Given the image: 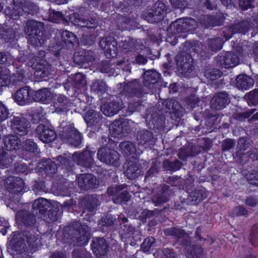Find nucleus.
Segmentation results:
<instances>
[{"label": "nucleus", "instance_id": "32", "mask_svg": "<svg viewBox=\"0 0 258 258\" xmlns=\"http://www.w3.org/2000/svg\"><path fill=\"white\" fill-rule=\"evenodd\" d=\"M45 55V53L44 51H40V56H36L35 58L32 59L33 60V64L29 63L28 65L30 66H31L33 67L34 68L38 69V68L37 67L38 63H40L39 62L41 58L43 57Z\"/></svg>", "mask_w": 258, "mask_h": 258}, {"label": "nucleus", "instance_id": "21", "mask_svg": "<svg viewBox=\"0 0 258 258\" xmlns=\"http://www.w3.org/2000/svg\"><path fill=\"white\" fill-rule=\"evenodd\" d=\"M121 150L126 154L134 153L136 151L135 146L130 142H123L120 144Z\"/></svg>", "mask_w": 258, "mask_h": 258}, {"label": "nucleus", "instance_id": "18", "mask_svg": "<svg viewBox=\"0 0 258 258\" xmlns=\"http://www.w3.org/2000/svg\"><path fill=\"white\" fill-rule=\"evenodd\" d=\"M10 82L9 70L6 68H0V86H6Z\"/></svg>", "mask_w": 258, "mask_h": 258}, {"label": "nucleus", "instance_id": "42", "mask_svg": "<svg viewBox=\"0 0 258 258\" xmlns=\"http://www.w3.org/2000/svg\"><path fill=\"white\" fill-rule=\"evenodd\" d=\"M136 61L139 63L145 64L147 62V59L143 56L139 55L136 58Z\"/></svg>", "mask_w": 258, "mask_h": 258}, {"label": "nucleus", "instance_id": "35", "mask_svg": "<svg viewBox=\"0 0 258 258\" xmlns=\"http://www.w3.org/2000/svg\"><path fill=\"white\" fill-rule=\"evenodd\" d=\"M74 80L77 84L82 86L86 84L85 76L81 73L77 74L75 76Z\"/></svg>", "mask_w": 258, "mask_h": 258}, {"label": "nucleus", "instance_id": "14", "mask_svg": "<svg viewBox=\"0 0 258 258\" xmlns=\"http://www.w3.org/2000/svg\"><path fill=\"white\" fill-rule=\"evenodd\" d=\"M55 101L53 102V106L55 108L56 112L63 111L66 107L68 103L67 98L62 95H56L54 97Z\"/></svg>", "mask_w": 258, "mask_h": 258}, {"label": "nucleus", "instance_id": "47", "mask_svg": "<svg viewBox=\"0 0 258 258\" xmlns=\"http://www.w3.org/2000/svg\"><path fill=\"white\" fill-rule=\"evenodd\" d=\"M84 239V242L82 243V244H87L88 241V239H89V238H88V235L85 236V237L83 238Z\"/></svg>", "mask_w": 258, "mask_h": 258}, {"label": "nucleus", "instance_id": "11", "mask_svg": "<svg viewBox=\"0 0 258 258\" xmlns=\"http://www.w3.org/2000/svg\"><path fill=\"white\" fill-rule=\"evenodd\" d=\"M237 56L231 52L227 53L224 57L220 58V64L226 68L234 67L238 64Z\"/></svg>", "mask_w": 258, "mask_h": 258}, {"label": "nucleus", "instance_id": "39", "mask_svg": "<svg viewBox=\"0 0 258 258\" xmlns=\"http://www.w3.org/2000/svg\"><path fill=\"white\" fill-rule=\"evenodd\" d=\"M11 58V57H8L7 56H6V54L4 52H0V63L6 62L10 63L9 59Z\"/></svg>", "mask_w": 258, "mask_h": 258}, {"label": "nucleus", "instance_id": "59", "mask_svg": "<svg viewBox=\"0 0 258 258\" xmlns=\"http://www.w3.org/2000/svg\"><path fill=\"white\" fill-rule=\"evenodd\" d=\"M77 137H78L79 138H80V134L77 135Z\"/></svg>", "mask_w": 258, "mask_h": 258}, {"label": "nucleus", "instance_id": "51", "mask_svg": "<svg viewBox=\"0 0 258 258\" xmlns=\"http://www.w3.org/2000/svg\"><path fill=\"white\" fill-rule=\"evenodd\" d=\"M190 65L188 64L184 63L183 65V70L185 69L186 67L188 68Z\"/></svg>", "mask_w": 258, "mask_h": 258}, {"label": "nucleus", "instance_id": "58", "mask_svg": "<svg viewBox=\"0 0 258 258\" xmlns=\"http://www.w3.org/2000/svg\"><path fill=\"white\" fill-rule=\"evenodd\" d=\"M6 231H5L4 232H3V235H5L6 234Z\"/></svg>", "mask_w": 258, "mask_h": 258}, {"label": "nucleus", "instance_id": "13", "mask_svg": "<svg viewBox=\"0 0 258 258\" xmlns=\"http://www.w3.org/2000/svg\"><path fill=\"white\" fill-rule=\"evenodd\" d=\"M124 167L127 168L125 174L128 178L132 179L138 177L140 172L139 166L136 163L132 164L128 163L125 164Z\"/></svg>", "mask_w": 258, "mask_h": 258}, {"label": "nucleus", "instance_id": "1", "mask_svg": "<svg viewBox=\"0 0 258 258\" xmlns=\"http://www.w3.org/2000/svg\"><path fill=\"white\" fill-rule=\"evenodd\" d=\"M43 26L41 23L29 20L26 24V33L29 35L30 43L36 46L42 45L44 40L41 38L43 32L41 31Z\"/></svg>", "mask_w": 258, "mask_h": 258}, {"label": "nucleus", "instance_id": "55", "mask_svg": "<svg viewBox=\"0 0 258 258\" xmlns=\"http://www.w3.org/2000/svg\"><path fill=\"white\" fill-rule=\"evenodd\" d=\"M190 70H192V67L190 66V69L188 70L187 72H189ZM185 73H187V71L184 72Z\"/></svg>", "mask_w": 258, "mask_h": 258}, {"label": "nucleus", "instance_id": "38", "mask_svg": "<svg viewBox=\"0 0 258 258\" xmlns=\"http://www.w3.org/2000/svg\"><path fill=\"white\" fill-rule=\"evenodd\" d=\"M234 145V143L232 140H226L222 144V149L224 151L228 150L230 149Z\"/></svg>", "mask_w": 258, "mask_h": 258}, {"label": "nucleus", "instance_id": "24", "mask_svg": "<svg viewBox=\"0 0 258 258\" xmlns=\"http://www.w3.org/2000/svg\"><path fill=\"white\" fill-rule=\"evenodd\" d=\"M246 97L251 104L256 105L258 103V90H254L248 93Z\"/></svg>", "mask_w": 258, "mask_h": 258}, {"label": "nucleus", "instance_id": "2", "mask_svg": "<svg viewBox=\"0 0 258 258\" xmlns=\"http://www.w3.org/2000/svg\"><path fill=\"white\" fill-rule=\"evenodd\" d=\"M98 159L102 162L107 164L117 166L119 159L118 154L114 150L108 148H102L99 149L97 154Z\"/></svg>", "mask_w": 258, "mask_h": 258}, {"label": "nucleus", "instance_id": "27", "mask_svg": "<svg viewBox=\"0 0 258 258\" xmlns=\"http://www.w3.org/2000/svg\"><path fill=\"white\" fill-rule=\"evenodd\" d=\"M22 147L25 150L33 152L36 149V145L33 141L29 140L26 141V143L22 145Z\"/></svg>", "mask_w": 258, "mask_h": 258}, {"label": "nucleus", "instance_id": "43", "mask_svg": "<svg viewBox=\"0 0 258 258\" xmlns=\"http://www.w3.org/2000/svg\"><path fill=\"white\" fill-rule=\"evenodd\" d=\"M245 140L243 138L240 139L238 141V146H239V148L240 149V152H241V150H245L244 147H242V145L244 143H245Z\"/></svg>", "mask_w": 258, "mask_h": 258}, {"label": "nucleus", "instance_id": "45", "mask_svg": "<svg viewBox=\"0 0 258 258\" xmlns=\"http://www.w3.org/2000/svg\"><path fill=\"white\" fill-rule=\"evenodd\" d=\"M57 5H61L67 3V0H53Z\"/></svg>", "mask_w": 258, "mask_h": 258}, {"label": "nucleus", "instance_id": "12", "mask_svg": "<svg viewBox=\"0 0 258 258\" xmlns=\"http://www.w3.org/2000/svg\"><path fill=\"white\" fill-rule=\"evenodd\" d=\"M4 144L7 150H13L19 148L18 137L14 135L6 136L4 139Z\"/></svg>", "mask_w": 258, "mask_h": 258}, {"label": "nucleus", "instance_id": "20", "mask_svg": "<svg viewBox=\"0 0 258 258\" xmlns=\"http://www.w3.org/2000/svg\"><path fill=\"white\" fill-rule=\"evenodd\" d=\"M48 205V202L46 200L43 198H40L34 201L33 204V208L34 209H39L40 211H43L47 209Z\"/></svg>", "mask_w": 258, "mask_h": 258}, {"label": "nucleus", "instance_id": "26", "mask_svg": "<svg viewBox=\"0 0 258 258\" xmlns=\"http://www.w3.org/2000/svg\"><path fill=\"white\" fill-rule=\"evenodd\" d=\"M93 22H91L88 21L79 19L78 21H75V24L82 27H87L88 28H92L95 27L96 25V23L95 22L96 21L93 20Z\"/></svg>", "mask_w": 258, "mask_h": 258}, {"label": "nucleus", "instance_id": "60", "mask_svg": "<svg viewBox=\"0 0 258 258\" xmlns=\"http://www.w3.org/2000/svg\"><path fill=\"white\" fill-rule=\"evenodd\" d=\"M254 159H256V160H257L258 159V156L255 157V158H254Z\"/></svg>", "mask_w": 258, "mask_h": 258}, {"label": "nucleus", "instance_id": "37", "mask_svg": "<svg viewBox=\"0 0 258 258\" xmlns=\"http://www.w3.org/2000/svg\"><path fill=\"white\" fill-rule=\"evenodd\" d=\"M148 76H151V79H148L149 81H154L159 78V74L155 71L148 72L145 74L146 77Z\"/></svg>", "mask_w": 258, "mask_h": 258}, {"label": "nucleus", "instance_id": "8", "mask_svg": "<svg viewBox=\"0 0 258 258\" xmlns=\"http://www.w3.org/2000/svg\"><path fill=\"white\" fill-rule=\"evenodd\" d=\"M79 186L83 188H94L98 184L96 178L91 174H84L77 177Z\"/></svg>", "mask_w": 258, "mask_h": 258}, {"label": "nucleus", "instance_id": "19", "mask_svg": "<svg viewBox=\"0 0 258 258\" xmlns=\"http://www.w3.org/2000/svg\"><path fill=\"white\" fill-rule=\"evenodd\" d=\"M188 24L191 25L192 26V27H190V26L188 27V29H191L194 28L197 26V22L196 21L193 19H187L186 21H184L183 20H178L174 22L171 25V27H175L176 26H180L182 25V27H185Z\"/></svg>", "mask_w": 258, "mask_h": 258}, {"label": "nucleus", "instance_id": "40", "mask_svg": "<svg viewBox=\"0 0 258 258\" xmlns=\"http://www.w3.org/2000/svg\"><path fill=\"white\" fill-rule=\"evenodd\" d=\"M239 5L243 10H245L249 6V0H239Z\"/></svg>", "mask_w": 258, "mask_h": 258}, {"label": "nucleus", "instance_id": "22", "mask_svg": "<svg viewBox=\"0 0 258 258\" xmlns=\"http://www.w3.org/2000/svg\"><path fill=\"white\" fill-rule=\"evenodd\" d=\"M4 150H0V167L7 168L11 162V159L7 157Z\"/></svg>", "mask_w": 258, "mask_h": 258}, {"label": "nucleus", "instance_id": "10", "mask_svg": "<svg viewBox=\"0 0 258 258\" xmlns=\"http://www.w3.org/2000/svg\"><path fill=\"white\" fill-rule=\"evenodd\" d=\"M253 83V80L245 75H239L236 78V86L240 89H248Z\"/></svg>", "mask_w": 258, "mask_h": 258}, {"label": "nucleus", "instance_id": "48", "mask_svg": "<svg viewBox=\"0 0 258 258\" xmlns=\"http://www.w3.org/2000/svg\"><path fill=\"white\" fill-rule=\"evenodd\" d=\"M184 235H186L185 232L182 230H180V235L179 236V238L183 237Z\"/></svg>", "mask_w": 258, "mask_h": 258}, {"label": "nucleus", "instance_id": "54", "mask_svg": "<svg viewBox=\"0 0 258 258\" xmlns=\"http://www.w3.org/2000/svg\"><path fill=\"white\" fill-rule=\"evenodd\" d=\"M254 117L258 120V113L254 115Z\"/></svg>", "mask_w": 258, "mask_h": 258}, {"label": "nucleus", "instance_id": "31", "mask_svg": "<svg viewBox=\"0 0 258 258\" xmlns=\"http://www.w3.org/2000/svg\"><path fill=\"white\" fill-rule=\"evenodd\" d=\"M203 250L201 247H196L190 254H187L188 257L200 258L202 256Z\"/></svg>", "mask_w": 258, "mask_h": 258}, {"label": "nucleus", "instance_id": "34", "mask_svg": "<svg viewBox=\"0 0 258 258\" xmlns=\"http://www.w3.org/2000/svg\"><path fill=\"white\" fill-rule=\"evenodd\" d=\"M219 74L220 72L218 71L209 70L205 72V76L207 79L213 80L216 79V75Z\"/></svg>", "mask_w": 258, "mask_h": 258}, {"label": "nucleus", "instance_id": "7", "mask_svg": "<svg viewBox=\"0 0 258 258\" xmlns=\"http://www.w3.org/2000/svg\"><path fill=\"white\" fill-rule=\"evenodd\" d=\"M33 101L43 104H49L54 97L53 94L46 88H43L36 92L33 90Z\"/></svg>", "mask_w": 258, "mask_h": 258}, {"label": "nucleus", "instance_id": "53", "mask_svg": "<svg viewBox=\"0 0 258 258\" xmlns=\"http://www.w3.org/2000/svg\"><path fill=\"white\" fill-rule=\"evenodd\" d=\"M122 221L124 223L126 222L127 221V219L126 218H123L122 219Z\"/></svg>", "mask_w": 258, "mask_h": 258}, {"label": "nucleus", "instance_id": "52", "mask_svg": "<svg viewBox=\"0 0 258 258\" xmlns=\"http://www.w3.org/2000/svg\"><path fill=\"white\" fill-rule=\"evenodd\" d=\"M40 72H40V71H36V72L35 73V75H36V76H38V75H39V74H40Z\"/></svg>", "mask_w": 258, "mask_h": 258}, {"label": "nucleus", "instance_id": "23", "mask_svg": "<svg viewBox=\"0 0 258 258\" xmlns=\"http://www.w3.org/2000/svg\"><path fill=\"white\" fill-rule=\"evenodd\" d=\"M155 242V239L153 237H148L145 239L142 244V248L144 251H149L150 247Z\"/></svg>", "mask_w": 258, "mask_h": 258}, {"label": "nucleus", "instance_id": "62", "mask_svg": "<svg viewBox=\"0 0 258 258\" xmlns=\"http://www.w3.org/2000/svg\"><path fill=\"white\" fill-rule=\"evenodd\" d=\"M102 72L103 73H105V72H106L105 71H102Z\"/></svg>", "mask_w": 258, "mask_h": 258}, {"label": "nucleus", "instance_id": "30", "mask_svg": "<svg viewBox=\"0 0 258 258\" xmlns=\"http://www.w3.org/2000/svg\"><path fill=\"white\" fill-rule=\"evenodd\" d=\"M247 179L250 184L258 186V173L253 172L247 175Z\"/></svg>", "mask_w": 258, "mask_h": 258}, {"label": "nucleus", "instance_id": "28", "mask_svg": "<svg viewBox=\"0 0 258 258\" xmlns=\"http://www.w3.org/2000/svg\"><path fill=\"white\" fill-rule=\"evenodd\" d=\"M14 184V192H20L22 191L24 186V183L23 180L19 178H16L15 179Z\"/></svg>", "mask_w": 258, "mask_h": 258}, {"label": "nucleus", "instance_id": "41", "mask_svg": "<svg viewBox=\"0 0 258 258\" xmlns=\"http://www.w3.org/2000/svg\"><path fill=\"white\" fill-rule=\"evenodd\" d=\"M100 45L103 49H107L108 48V44L107 42V40L106 39H102L100 42Z\"/></svg>", "mask_w": 258, "mask_h": 258}, {"label": "nucleus", "instance_id": "3", "mask_svg": "<svg viewBox=\"0 0 258 258\" xmlns=\"http://www.w3.org/2000/svg\"><path fill=\"white\" fill-rule=\"evenodd\" d=\"M12 129L20 136L26 135L29 131V123L23 116H15L12 121Z\"/></svg>", "mask_w": 258, "mask_h": 258}, {"label": "nucleus", "instance_id": "4", "mask_svg": "<svg viewBox=\"0 0 258 258\" xmlns=\"http://www.w3.org/2000/svg\"><path fill=\"white\" fill-rule=\"evenodd\" d=\"M32 97L33 90L28 87L21 88L14 95L15 101L20 105H24L32 102Z\"/></svg>", "mask_w": 258, "mask_h": 258}, {"label": "nucleus", "instance_id": "49", "mask_svg": "<svg viewBox=\"0 0 258 258\" xmlns=\"http://www.w3.org/2000/svg\"><path fill=\"white\" fill-rule=\"evenodd\" d=\"M84 119H85L86 120V122H87L88 123L89 122H91V119H90L89 117H87V116H85Z\"/></svg>", "mask_w": 258, "mask_h": 258}, {"label": "nucleus", "instance_id": "56", "mask_svg": "<svg viewBox=\"0 0 258 258\" xmlns=\"http://www.w3.org/2000/svg\"><path fill=\"white\" fill-rule=\"evenodd\" d=\"M241 154H242V153H240V152H239V151H238V152H237V156L240 155H241Z\"/></svg>", "mask_w": 258, "mask_h": 258}, {"label": "nucleus", "instance_id": "46", "mask_svg": "<svg viewBox=\"0 0 258 258\" xmlns=\"http://www.w3.org/2000/svg\"><path fill=\"white\" fill-rule=\"evenodd\" d=\"M195 194V195H197V196H196V197H197V199L196 200H198V199L199 201H201V200H203V199L205 198V197H199V196H198V195H199V194H200V192L199 191H196V192H195V194Z\"/></svg>", "mask_w": 258, "mask_h": 258}, {"label": "nucleus", "instance_id": "25", "mask_svg": "<svg viewBox=\"0 0 258 258\" xmlns=\"http://www.w3.org/2000/svg\"><path fill=\"white\" fill-rule=\"evenodd\" d=\"M62 19V15L61 13L58 12L52 11H51V13L49 15L48 20L52 22L58 23Z\"/></svg>", "mask_w": 258, "mask_h": 258}, {"label": "nucleus", "instance_id": "44", "mask_svg": "<svg viewBox=\"0 0 258 258\" xmlns=\"http://www.w3.org/2000/svg\"><path fill=\"white\" fill-rule=\"evenodd\" d=\"M74 60L77 63L81 62L83 61V57L81 56L80 59H78V55L76 53L74 56Z\"/></svg>", "mask_w": 258, "mask_h": 258}, {"label": "nucleus", "instance_id": "9", "mask_svg": "<svg viewBox=\"0 0 258 258\" xmlns=\"http://www.w3.org/2000/svg\"><path fill=\"white\" fill-rule=\"evenodd\" d=\"M228 95L225 93H220L211 100L212 107L215 109H221L224 107L228 101Z\"/></svg>", "mask_w": 258, "mask_h": 258}, {"label": "nucleus", "instance_id": "16", "mask_svg": "<svg viewBox=\"0 0 258 258\" xmlns=\"http://www.w3.org/2000/svg\"><path fill=\"white\" fill-rule=\"evenodd\" d=\"M62 38L66 44H72L73 46L78 44V40L76 36L72 32L64 30L61 34Z\"/></svg>", "mask_w": 258, "mask_h": 258}, {"label": "nucleus", "instance_id": "17", "mask_svg": "<svg viewBox=\"0 0 258 258\" xmlns=\"http://www.w3.org/2000/svg\"><path fill=\"white\" fill-rule=\"evenodd\" d=\"M101 109L103 114L106 116H112L116 114L118 110V104H104L101 107Z\"/></svg>", "mask_w": 258, "mask_h": 258}, {"label": "nucleus", "instance_id": "5", "mask_svg": "<svg viewBox=\"0 0 258 258\" xmlns=\"http://www.w3.org/2000/svg\"><path fill=\"white\" fill-rule=\"evenodd\" d=\"M14 8L12 10L11 16L14 19H16V16L19 15L21 11L22 10L24 12L28 13H32L33 12L34 6L28 3H26L25 0H14Z\"/></svg>", "mask_w": 258, "mask_h": 258}, {"label": "nucleus", "instance_id": "6", "mask_svg": "<svg viewBox=\"0 0 258 258\" xmlns=\"http://www.w3.org/2000/svg\"><path fill=\"white\" fill-rule=\"evenodd\" d=\"M36 131L39 139L44 143L51 142L55 139L54 131L44 125H38Z\"/></svg>", "mask_w": 258, "mask_h": 258}, {"label": "nucleus", "instance_id": "61", "mask_svg": "<svg viewBox=\"0 0 258 258\" xmlns=\"http://www.w3.org/2000/svg\"><path fill=\"white\" fill-rule=\"evenodd\" d=\"M45 77V75H42V77Z\"/></svg>", "mask_w": 258, "mask_h": 258}, {"label": "nucleus", "instance_id": "50", "mask_svg": "<svg viewBox=\"0 0 258 258\" xmlns=\"http://www.w3.org/2000/svg\"><path fill=\"white\" fill-rule=\"evenodd\" d=\"M246 258H255V257L253 254H249L247 255Z\"/></svg>", "mask_w": 258, "mask_h": 258}, {"label": "nucleus", "instance_id": "29", "mask_svg": "<svg viewBox=\"0 0 258 258\" xmlns=\"http://www.w3.org/2000/svg\"><path fill=\"white\" fill-rule=\"evenodd\" d=\"M247 214V211L242 206H237L233 210L234 216H242Z\"/></svg>", "mask_w": 258, "mask_h": 258}, {"label": "nucleus", "instance_id": "15", "mask_svg": "<svg viewBox=\"0 0 258 258\" xmlns=\"http://www.w3.org/2000/svg\"><path fill=\"white\" fill-rule=\"evenodd\" d=\"M107 244L104 238H96L93 241L92 248L95 252L97 250L101 251V254L104 253L106 251Z\"/></svg>", "mask_w": 258, "mask_h": 258}, {"label": "nucleus", "instance_id": "63", "mask_svg": "<svg viewBox=\"0 0 258 258\" xmlns=\"http://www.w3.org/2000/svg\"><path fill=\"white\" fill-rule=\"evenodd\" d=\"M254 110H252V111L251 113H253V112H254Z\"/></svg>", "mask_w": 258, "mask_h": 258}, {"label": "nucleus", "instance_id": "36", "mask_svg": "<svg viewBox=\"0 0 258 258\" xmlns=\"http://www.w3.org/2000/svg\"><path fill=\"white\" fill-rule=\"evenodd\" d=\"M258 203V200L256 197H248L245 201L246 205L249 207H254Z\"/></svg>", "mask_w": 258, "mask_h": 258}, {"label": "nucleus", "instance_id": "57", "mask_svg": "<svg viewBox=\"0 0 258 258\" xmlns=\"http://www.w3.org/2000/svg\"><path fill=\"white\" fill-rule=\"evenodd\" d=\"M171 3H175V2H174V0H170Z\"/></svg>", "mask_w": 258, "mask_h": 258}, {"label": "nucleus", "instance_id": "33", "mask_svg": "<svg viewBox=\"0 0 258 258\" xmlns=\"http://www.w3.org/2000/svg\"><path fill=\"white\" fill-rule=\"evenodd\" d=\"M8 111L6 106L0 102V121L8 118Z\"/></svg>", "mask_w": 258, "mask_h": 258}]
</instances>
